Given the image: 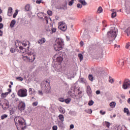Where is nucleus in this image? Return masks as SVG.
Listing matches in <instances>:
<instances>
[{
	"mask_svg": "<svg viewBox=\"0 0 130 130\" xmlns=\"http://www.w3.org/2000/svg\"><path fill=\"white\" fill-rule=\"evenodd\" d=\"M53 59H55L56 58V61L57 62H61L62 60H63V58L61 57V56H59V52H58L56 54H55L53 57Z\"/></svg>",
	"mask_w": 130,
	"mask_h": 130,
	"instance_id": "9b49d317",
	"label": "nucleus"
},
{
	"mask_svg": "<svg viewBox=\"0 0 130 130\" xmlns=\"http://www.w3.org/2000/svg\"><path fill=\"white\" fill-rule=\"evenodd\" d=\"M7 15L9 17H12V15H13V8L12 7L8 8Z\"/></svg>",
	"mask_w": 130,
	"mask_h": 130,
	"instance_id": "2eb2a0df",
	"label": "nucleus"
},
{
	"mask_svg": "<svg viewBox=\"0 0 130 130\" xmlns=\"http://www.w3.org/2000/svg\"><path fill=\"white\" fill-rule=\"evenodd\" d=\"M94 104V101L93 100L89 101L88 102V105L89 106H92Z\"/></svg>",
	"mask_w": 130,
	"mask_h": 130,
	"instance_id": "37998d69",
	"label": "nucleus"
},
{
	"mask_svg": "<svg viewBox=\"0 0 130 130\" xmlns=\"http://www.w3.org/2000/svg\"><path fill=\"white\" fill-rule=\"evenodd\" d=\"M28 91L29 93V95H32V94L35 95V94H36V91L35 90V89H32V88H29L28 89Z\"/></svg>",
	"mask_w": 130,
	"mask_h": 130,
	"instance_id": "a211bd4d",
	"label": "nucleus"
},
{
	"mask_svg": "<svg viewBox=\"0 0 130 130\" xmlns=\"http://www.w3.org/2000/svg\"><path fill=\"white\" fill-rule=\"evenodd\" d=\"M14 121L17 128L18 126H20L22 129L26 128V123L24 118L20 116L16 117L14 118Z\"/></svg>",
	"mask_w": 130,
	"mask_h": 130,
	"instance_id": "7ed1b4c3",
	"label": "nucleus"
},
{
	"mask_svg": "<svg viewBox=\"0 0 130 130\" xmlns=\"http://www.w3.org/2000/svg\"><path fill=\"white\" fill-rule=\"evenodd\" d=\"M38 94L41 96H42L43 95V92H42V90H38Z\"/></svg>",
	"mask_w": 130,
	"mask_h": 130,
	"instance_id": "8fccbe9b",
	"label": "nucleus"
},
{
	"mask_svg": "<svg viewBox=\"0 0 130 130\" xmlns=\"http://www.w3.org/2000/svg\"><path fill=\"white\" fill-rule=\"evenodd\" d=\"M58 28L61 31H63V32H64L67 30V24H66V23H64L63 22H60Z\"/></svg>",
	"mask_w": 130,
	"mask_h": 130,
	"instance_id": "f8f14e48",
	"label": "nucleus"
},
{
	"mask_svg": "<svg viewBox=\"0 0 130 130\" xmlns=\"http://www.w3.org/2000/svg\"><path fill=\"white\" fill-rule=\"evenodd\" d=\"M58 125L59 127H61V128H63V127H64V124H63V122L62 121H59L58 122Z\"/></svg>",
	"mask_w": 130,
	"mask_h": 130,
	"instance_id": "5701e85b",
	"label": "nucleus"
},
{
	"mask_svg": "<svg viewBox=\"0 0 130 130\" xmlns=\"http://www.w3.org/2000/svg\"><path fill=\"white\" fill-rule=\"evenodd\" d=\"M7 117H8V115H7V114L2 115L1 116V119H2V120H4V119L7 118Z\"/></svg>",
	"mask_w": 130,
	"mask_h": 130,
	"instance_id": "72a5a7b5",
	"label": "nucleus"
},
{
	"mask_svg": "<svg viewBox=\"0 0 130 130\" xmlns=\"http://www.w3.org/2000/svg\"><path fill=\"white\" fill-rule=\"evenodd\" d=\"M42 90H45V91H49L50 90V85L48 81H44L42 83V85L41 86Z\"/></svg>",
	"mask_w": 130,
	"mask_h": 130,
	"instance_id": "423d86ee",
	"label": "nucleus"
},
{
	"mask_svg": "<svg viewBox=\"0 0 130 130\" xmlns=\"http://www.w3.org/2000/svg\"><path fill=\"white\" fill-rule=\"evenodd\" d=\"M112 16V18H115V17H116V12H114L112 13L111 14Z\"/></svg>",
	"mask_w": 130,
	"mask_h": 130,
	"instance_id": "a18cd8bd",
	"label": "nucleus"
},
{
	"mask_svg": "<svg viewBox=\"0 0 130 130\" xmlns=\"http://www.w3.org/2000/svg\"><path fill=\"white\" fill-rule=\"evenodd\" d=\"M18 52H20V53H25L26 52V49L23 48L22 46L19 47V50H18Z\"/></svg>",
	"mask_w": 130,
	"mask_h": 130,
	"instance_id": "6ab92c4d",
	"label": "nucleus"
},
{
	"mask_svg": "<svg viewBox=\"0 0 130 130\" xmlns=\"http://www.w3.org/2000/svg\"><path fill=\"white\" fill-rule=\"evenodd\" d=\"M2 47H7V44H6V43H5V42H2Z\"/></svg>",
	"mask_w": 130,
	"mask_h": 130,
	"instance_id": "603ef678",
	"label": "nucleus"
},
{
	"mask_svg": "<svg viewBox=\"0 0 130 130\" xmlns=\"http://www.w3.org/2000/svg\"><path fill=\"white\" fill-rule=\"evenodd\" d=\"M88 79L90 81H93V80H94V77H93L92 75H89L88 76Z\"/></svg>",
	"mask_w": 130,
	"mask_h": 130,
	"instance_id": "c03bdc74",
	"label": "nucleus"
},
{
	"mask_svg": "<svg viewBox=\"0 0 130 130\" xmlns=\"http://www.w3.org/2000/svg\"><path fill=\"white\" fill-rule=\"evenodd\" d=\"M114 79L112 78L111 77H109V82L111 84H113L114 83Z\"/></svg>",
	"mask_w": 130,
	"mask_h": 130,
	"instance_id": "cd10ccee",
	"label": "nucleus"
},
{
	"mask_svg": "<svg viewBox=\"0 0 130 130\" xmlns=\"http://www.w3.org/2000/svg\"><path fill=\"white\" fill-rule=\"evenodd\" d=\"M58 118H59V119L61 121L63 122L64 117H63V115H61V114L59 115Z\"/></svg>",
	"mask_w": 130,
	"mask_h": 130,
	"instance_id": "c85d7f7f",
	"label": "nucleus"
},
{
	"mask_svg": "<svg viewBox=\"0 0 130 130\" xmlns=\"http://www.w3.org/2000/svg\"><path fill=\"white\" fill-rule=\"evenodd\" d=\"M39 15H43V13L41 12L38 14V17L41 19L42 20V19H43V17L40 16Z\"/></svg>",
	"mask_w": 130,
	"mask_h": 130,
	"instance_id": "49530a36",
	"label": "nucleus"
},
{
	"mask_svg": "<svg viewBox=\"0 0 130 130\" xmlns=\"http://www.w3.org/2000/svg\"><path fill=\"white\" fill-rule=\"evenodd\" d=\"M125 32L126 33L127 36H130V27L127 28Z\"/></svg>",
	"mask_w": 130,
	"mask_h": 130,
	"instance_id": "bb28decb",
	"label": "nucleus"
},
{
	"mask_svg": "<svg viewBox=\"0 0 130 130\" xmlns=\"http://www.w3.org/2000/svg\"><path fill=\"white\" fill-rule=\"evenodd\" d=\"M27 89L26 88H21L19 89L17 92V95L19 97L24 98V97H27Z\"/></svg>",
	"mask_w": 130,
	"mask_h": 130,
	"instance_id": "0eeeda50",
	"label": "nucleus"
},
{
	"mask_svg": "<svg viewBox=\"0 0 130 130\" xmlns=\"http://www.w3.org/2000/svg\"><path fill=\"white\" fill-rule=\"evenodd\" d=\"M105 125L109 128V126H110V123L109 122L105 121Z\"/></svg>",
	"mask_w": 130,
	"mask_h": 130,
	"instance_id": "f704fd0d",
	"label": "nucleus"
},
{
	"mask_svg": "<svg viewBox=\"0 0 130 130\" xmlns=\"http://www.w3.org/2000/svg\"><path fill=\"white\" fill-rule=\"evenodd\" d=\"M116 105V103L115 102H112L110 103V106L111 108H114Z\"/></svg>",
	"mask_w": 130,
	"mask_h": 130,
	"instance_id": "393cba45",
	"label": "nucleus"
},
{
	"mask_svg": "<svg viewBox=\"0 0 130 130\" xmlns=\"http://www.w3.org/2000/svg\"><path fill=\"white\" fill-rule=\"evenodd\" d=\"M120 126L119 125H116L114 127V130H119Z\"/></svg>",
	"mask_w": 130,
	"mask_h": 130,
	"instance_id": "09e8293b",
	"label": "nucleus"
},
{
	"mask_svg": "<svg viewBox=\"0 0 130 130\" xmlns=\"http://www.w3.org/2000/svg\"><path fill=\"white\" fill-rule=\"evenodd\" d=\"M129 46H130V43H128L127 44H126V48L127 49H128V47H129Z\"/></svg>",
	"mask_w": 130,
	"mask_h": 130,
	"instance_id": "e2e57ef3",
	"label": "nucleus"
},
{
	"mask_svg": "<svg viewBox=\"0 0 130 130\" xmlns=\"http://www.w3.org/2000/svg\"><path fill=\"white\" fill-rule=\"evenodd\" d=\"M118 33V30H117V28L113 27L110 31L108 32L107 41H109V43L110 44L113 40H115V38H116Z\"/></svg>",
	"mask_w": 130,
	"mask_h": 130,
	"instance_id": "f257e3e1",
	"label": "nucleus"
},
{
	"mask_svg": "<svg viewBox=\"0 0 130 130\" xmlns=\"http://www.w3.org/2000/svg\"><path fill=\"white\" fill-rule=\"evenodd\" d=\"M0 105L4 110H6V109H8V108H9L10 106V103L5 99H0Z\"/></svg>",
	"mask_w": 130,
	"mask_h": 130,
	"instance_id": "39448f33",
	"label": "nucleus"
},
{
	"mask_svg": "<svg viewBox=\"0 0 130 130\" xmlns=\"http://www.w3.org/2000/svg\"><path fill=\"white\" fill-rule=\"evenodd\" d=\"M18 10H16L15 12L14 13L13 16V17L14 18H16V17H17V15H18Z\"/></svg>",
	"mask_w": 130,
	"mask_h": 130,
	"instance_id": "a19ab883",
	"label": "nucleus"
},
{
	"mask_svg": "<svg viewBox=\"0 0 130 130\" xmlns=\"http://www.w3.org/2000/svg\"><path fill=\"white\" fill-rule=\"evenodd\" d=\"M64 45L63 40L61 38H57L55 41V43L54 44V48L56 51H59V50H61V49L63 48Z\"/></svg>",
	"mask_w": 130,
	"mask_h": 130,
	"instance_id": "20e7f679",
	"label": "nucleus"
},
{
	"mask_svg": "<svg viewBox=\"0 0 130 130\" xmlns=\"http://www.w3.org/2000/svg\"><path fill=\"white\" fill-rule=\"evenodd\" d=\"M77 8H78V9H82V4H77Z\"/></svg>",
	"mask_w": 130,
	"mask_h": 130,
	"instance_id": "4d7b16f0",
	"label": "nucleus"
},
{
	"mask_svg": "<svg viewBox=\"0 0 130 130\" xmlns=\"http://www.w3.org/2000/svg\"><path fill=\"white\" fill-rule=\"evenodd\" d=\"M59 112H60L61 113H64L66 112V110H64V109H63V108L60 107L59 108Z\"/></svg>",
	"mask_w": 130,
	"mask_h": 130,
	"instance_id": "c756f323",
	"label": "nucleus"
},
{
	"mask_svg": "<svg viewBox=\"0 0 130 130\" xmlns=\"http://www.w3.org/2000/svg\"><path fill=\"white\" fill-rule=\"evenodd\" d=\"M58 100L60 102H64V99L62 98H59Z\"/></svg>",
	"mask_w": 130,
	"mask_h": 130,
	"instance_id": "5fc2aeb1",
	"label": "nucleus"
},
{
	"mask_svg": "<svg viewBox=\"0 0 130 130\" xmlns=\"http://www.w3.org/2000/svg\"><path fill=\"white\" fill-rule=\"evenodd\" d=\"M52 31L53 32V33H55V32H56V28H52Z\"/></svg>",
	"mask_w": 130,
	"mask_h": 130,
	"instance_id": "0e129e2a",
	"label": "nucleus"
},
{
	"mask_svg": "<svg viewBox=\"0 0 130 130\" xmlns=\"http://www.w3.org/2000/svg\"><path fill=\"white\" fill-rule=\"evenodd\" d=\"M18 108L19 110L23 111V110H25V108H26V104L24 102H20L18 104Z\"/></svg>",
	"mask_w": 130,
	"mask_h": 130,
	"instance_id": "9d476101",
	"label": "nucleus"
},
{
	"mask_svg": "<svg viewBox=\"0 0 130 130\" xmlns=\"http://www.w3.org/2000/svg\"><path fill=\"white\" fill-rule=\"evenodd\" d=\"M125 127L124 126H122V127H120V130H125Z\"/></svg>",
	"mask_w": 130,
	"mask_h": 130,
	"instance_id": "774afa93",
	"label": "nucleus"
},
{
	"mask_svg": "<svg viewBox=\"0 0 130 130\" xmlns=\"http://www.w3.org/2000/svg\"><path fill=\"white\" fill-rule=\"evenodd\" d=\"M37 105H38V102L36 101V102H34V103H32V106L34 107H35L36 106H37Z\"/></svg>",
	"mask_w": 130,
	"mask_h": 130,
	"instance_id": "79ce46f5",
	"label": "nucleus"
},
{
	"mask_svg": "<svg viewBox=\"0 0 130 130\" xmlns=\"http://www.w3.org/2000/svg\"><path fill=\"white\" fill-rule=\"evenodd\" d=\"M15 24H16V20L13 19L11 21L10 24L11 28H14V26H15Z\"/></svg>",
	"mask_w": 130,
	"mask_h": 130,
	"instance_id": "412c9836",
	"label": "nucleus"
},
{
	"mask_svg": "<svg viewBox=\"0 0 130 130\" xmlns=\"http://www.w3.org/2000/svg\"><path fill=\"white\" fill-rule=\"evenodd\" d=\"M100 114H101L102 115H104L106 114V111H103V110H101L100 111Z\"/></svg>",
	"mask_w": 130,
	"mask_h": 130,
	"instance_id": "3c124183",
	"label": "nucleus"
},
{
	"mask_svg": "<svg viewBox=\"0 0 130 130\" xmlns=\"http://www.w3.org/2000/svg\"><path fill=\"white\" fill-rule=\"evenodd\" d=\"M22 58L24 61L26 62H33L35 60V53L33 52V50L28 51L26 53L22 55Z\"/></svg>",
	"mask_w": 130,
	"mask_h": 130,
	"instance_id": "f03ea898",
	"label": "nucleus"
},
{
	"mask_svg": "<svg viewBox=\"0 0 130 130\" xmlns=\"http://www.w3.org/2000/svg\"><path fill=\"white\" fill-rule=\"evenodd\" d=\"M22 44L23 46L26 47L27 45H29L30 44V42L25 40L22 43Z\"/></svg>",
	"mask_w": 130,
	"mask_h": 130,
	"instance_id": "4be33fe9",
	"label": "nucleus"
},
{
	"mask_svg": "<svg viewBox=\"0 0 130 130\" xmlns=\"http://www.w3.org/2000/svg\"><path fill=\"white\" fill-rule=\"evenodd\" d=\"M64 102H65V103H66L67 104H69V103H70V102H71V99L68 98L67 99H65L64 100Z\"/></svg>",
	"mask_w": 130,
	"mask_h": 130,
	"instance_id": "e433bc0d",
	"label": "nucleus"
},
{
	"mask_svg": "<svg viewBox=\"0 0 130 130\" xmlns=\"http://www.w3.org/2000/svg\"><path fill=\"white\" fill-rule=\"evenodd\" d=\"M10 51L12 52V53H14V52H15V49L11 48L10 49Z\"/></svg>",
	"mask_w": 130,
	"mask_h": 130,
	"instance_id": "680f3d73",
	"label": "nucleus"
},
{
	"mask_svg": "<svg viewBox=\"0 0 130 130\" xmlns=\"http://www.w3.org/2000/svg\"><path fill=\"white\" fill-rule=\"evenodd\" d=\"M124 90H126L130 88V81L128 79H125L122 85Z\"/></svg>",
	"mask_w": 130,
	"mask_h": 130,
	"instance_id": "1a4fd4ad",
	"label": "nucleus"
},
{
	"mask_svg": "<svg viewBox=\"0 0 130 130\" xmlns=\"http://www.w3.org/2000/svg\"><path fill=\"white\" fill-rule=\"evenodd\" d=\"M71 90L72 91H73V92H76V91H78V92H79V91H80V88H78V87H77V85L76 84H74L73 86L71 87Z\"/></svg>",
	"mask_w": 130,
	"mask_h": 130,
	"instance_id": "dca6fc26",
	"label": "nucleus"
},
{
	"mask_svg": "<svg viewBox=\"0 0 130 130\" xmlns=\"http://www.w3.org/2000/svg\"><path fill=\"white\" fill-rule=\"evenodd\" d=\"M78 57H79V58H80V61H82V60L83 59V55L81 53L79 54H78Z\"/></svg>",
	"mask_w": 130,
	"mask_h": 130,
	"instance_id": "ea45409f",
	"label": "nucleus"
},
{
	"mask_svg": "<svg viewBox=\"0 0 130 130\" xmlns=\"http://www.w3.org/2000/svg\"><path fill=\"white\" fill-rule=\"evenodd\" d=\"M45 20L46 21L47 24H48V17L45 16Z\"/></svg>",
	"mask_w": 130,
	"mask_h": 130,
	"instance_id": "69168bd1",
	"label": "nucleus"
},
{
	"mask_svg": "<svg viewBox=\"0 0 130 130\" xmlns=\"http://www.w3.org/2000/svg\"><path fill=\"white\" fill-rule=\"evenodd\" d=\"M47 14L49 15V16H52V11L50 10H48Z\"/></svg>",
	"mask_w": 130,
	"mask_h": 130,
	"instance_id": "864d4df0",
	"label": "nucleus"
},
{
	"mask_svg": "<svg viewBox=\"0 0 130 130\" xmlns=\"http://www.w3.org/2000/svg\"><path fill=\"white\" fill-rule=\"evenodd\" d=\"M26 11H30V5L27 4L25 6Z\"/></svg>",
	"mask_w": 130,
	"mask_h": 130,
	"instance_id": "4c0bfd02",
	"label": "nucleus"
},
{
	"mask_svg": "<svg viewBox=\"0 0 130 130\" xmlns=\"http://www.w3.org/2000/svg\"><path fill=\"white\" fill-rule=\"evenodd\" d=\"M85 111L86 112V113H89V114H92V109H91L85 110Z\"/></svg>",
	"mask_w": 130,
	"mask_h": 130,
	"instance_id": "c9c22d12",
	"label": "nucleus"
},
{
	"mask_svg": "<svg viewBox=\"0 0 130 130\" xmlns=\"http://www.w3.org/2000/svg\"><path fill=\"white\" fill-rule=\"evenodd\" d=\"M30 101H31V102H34L35 101H36V99L34 97H32L30 99Z\"/></svg>",
	"mask_w": 130,
	"mask_h": 130,
	"instance_id": "13d9d810",
	"label": "nucleus"
},
{
	"mask_svg": "<svg viewBox=\"0 0 130 130\" xmlns=\"http://www.w3.org/2000/svg\"><path fill=\"white\" fill-rule=\"evenodd\" d=\"M86 93L89 98H91L92 97V89H91L90 86H87Z\"/></svg>",
	"mask_w": 130,
	"mask_h": 130,
	"instance_id": "4468645a",
	"label": "nucleus"
},
{
	"mask_svg": "<svg viewBox=\"0 0 130 130\" xmlns=\"http://www.w3.org/2000/svg\"><path fill=\"white\" fill-rule=\"evenodd\" d=\"M79 3H80L82 6H87V2L85 0H79Z\"/></svg>",
	"mask_w": 130,
	"mask_h": 130,
	"instance_id": "b1692460",
	"label": "nucleus"
},
{
	"mask_svg": "<svg viewBox=\"0 0 130 130\" xmlns=\"http://www.w3.org/2000/svg\"><path fill=\"white\" fill-rule=\"evenodd\" d=\"M42 3V0H37L36 3L38 4L39 5H40Z\"/></svg>",
	"mask_w": 130,
	"mask_h": 130,
	"instance_id": "bf43d9fd",
	"label": "nucleus"
},
{
	"mask_svg": "<svg viewBox=\"0 0 130 130\" xmlns=\"http://www.w3.org/2000/svg\"><path fill=\"white\" fill-rule=\"evenodd\" d=\"M124 62L125 63H129L128 59L126 58H125L124 59H120L117 61V63L121 64L122 66H123V64H124Z\"/></svg>",
	"mask_w": 130,
	"mask_h": 130,
	"instance_id": "ddd939ff",
	"label": "nucleus"
},
{
	"mask_svg": "<svg viewBox=\"0 0 130 130\" xmlns=\"http://www.w3.org/2000/svg\"><path fill=\"white\" fill-rule=\"evenodd\" d=\"M52 129L53 130H57V126H56V125L53 126Z\"/></svg>",
	"mask_w": 130,
	"mask_h": 130,
	"instance_id": "052dcab7",
	"label": "nucleus"
},
{
	"mask_svg": "<svg viewBox=\"0 0 130 130\" xmlns=\"http://www.w3.org/2000/svg\"><path fill=\"white\" fill-rule=\"evenodd\" d=\"M8 95H9V92L3 93L1 94V97L2 98H6V97H7V96H8Z\"/></svg>",
	"mask_w": 130,
	"mask_h": 130,
	"instance_id": "7c9ffc66",
	"label": "nucleus"
},
{
	"mask_svg": "<svg viewBox=\"0 0 130 130\" xmlns=\"http://www.w3.org/2000/svg\"><path fill=\"white\" fill-rule=\"evenodd\" d=\"M20 44H21V42H20L19 41H17L15 42V47H16V48H17V47H19V46H18V45H20Z\"/></svg>",
	"mask_w": 130,
	"mask_h": 130,
	"instance_id": "473e14b6",
	"label": "nucleus"
},
{
	"mask_svg": "<svg viewBox=\"0 0 130 130\" xmlns=\"http://www.w3.org/2000/svg\"><path fill=\"white\" fill-rule=\"evenodd\" d=\"M27 71H23L20 74V77H22L23 79H25L27 77Z\"/></svg>",
	"mask_w": 130,
	"mask_h": 130,
	"instance_id": "aec40b11",
	"label": "nucleus"
},
{
	"mask_svg": "<svg viewBox=\"0 0 130 130\" xmlns=\"http://www.w3.org/2000/svg\"><path fill=\"white\" fill-rule=\"evenodd\" d=\"M124 112H125V113H127V114H128L129 113V111H128V109L127 108H124Z\"/></svg>",
	"mask_w": 130,
	"mask_h": 130,
	"instance_id": "de8ad7c7",
	"label": "nucleus"
},
{
	"mask_svg": "<svg viewBox=\"0 0 130 130\" xmlns=\"http://www.w3.org/2000/svg\"><path fill=\"white\" fill-rule=\"evenodd\" d=\"M73 4H74V2H73V1H70V2H69V6H73Z\"/></svg>",
	"mask_w": 130,
	"mask_h": 130,
	"instance_id": "338daca9",
	"label": "nucleus"
},
{
	"mask_svg": "<svg viewBox=\"0 0 130 130\" xmlns=\"http://www.w3.org/2000/svg\"><path fill=\"white\" fill-rule=\"evenodd\" d=\"M46 42V40L44 38H42L41 39L39 40L38 41V44L41 45L42 44H44Z\"/></svg>",
	"mask_w": 130,
	"mask_h": 130,
	"instance_id": "f3484780",
	"label": "nucleus"
},
{
	"mask_svg": "<svg viewBox=\"0 0 130 130\" xmlns=\"http://www.w3.org/2000/svg\"><path fill=\"white\" fill-rule=\"evenodd\" d=\"M96 76L98 79H101L105 76V71H103V70L100 69L96 72Z\"/></svg>",
	"mask_w": 130,
	"mask_h": 130,
	"instance_id": "6e6552de",
	"label": "nucleus"
},
{
	"mask_svg": "<svg viewBox=\"0 0 130 130\" xmlns=\"http://www.w3.org/2000/svg\"><path fill=\"white\" fill-rule=\"evenodd\" d=\"M83 38H84L85 39H88V40H89L91 37L89 35H86V38L83 37Z\"/></svg>",
	"mask_w": 130,
	"mask_h": 130,
	"instance_id": "6e6d98bb",
	"label": "nucleus"
},
{
	"mask_svg": "<svg viewBox=\"0 0 130 130\" xmlns=\"http://www.w3.org/2000/svg\"><path fill=\"white\" fill-rule=\"evenodd\" d=\"M24 79V78H23L22 76L16 77V80H18V81H20V82H22V81H23Z\"/></svg>",
	"mask_w": 130,
	"mask_h": 130,
	"instance_id": "2f4dec72",
	"label": "nucleus"
},
{
	"mask_svg": "<svg viewBox=\"0 0 130 130\" xmlns=\"http://www.w3.org/2000/svg\"><path fill=\"white\" fill-rule=\"evenodd\" d=\"M79 81L80 83H81L82 84H86L87 83V81H86L85 79H84V78H80Z\"/></svg>",
	"mask_w": 130,
	"mask_h": 130,
	"instance_id": "a878e982",
	"label": "nucleus"
},
{
	"mask_svg": "<svg viewBox=\"0 0 130 130\" xmlns=\"http://www.w3.org/2000/svg\"><path fill=\"white\" fill-rule=\"evenodd\" d=\"M102 11H103L102 7H99L98 9L97 12H98L99 14H100V13H102Z\"/></svg>",
	"mask_w": 130,
	"mask_h": 130,
	"instance_id": "58836bf2",
	"label": "nucleus"
}]
</instances>
